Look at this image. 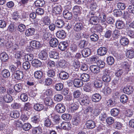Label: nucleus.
Returning a JSON list of instances; mask_svg holds the SVG:
<instances>
[{
	"label": "nucleus",
	"instance_id": "obj_1",
	"mask_svg": "<svg viewBox=\"0 0 134 134\" xmlns=\"http://www.w3.org/2000/svg\"><path fill=\"white\" fill-rule=\"evenodd\" d=\"M103 75L102 79L103 81L108 82L110 81L111 80V74L110 71L108 69H105L103 71Z\"/></svg>",
	"mask_w": 134,
	"mask_h": 134
},
{
	"label": "nucleus",
	"instance_id": "obj_2",
	"mask_svg": "<svg viewBox=\"0 0 134 134\" xmlns=\"http://www.w3.org/2000/svg\"><path fill=\"white\" fill-rule=\"evenodd\" d=\"M87 3L92 11H94L97 7L96 3L93 0H86Z\"/></svg>",
	"mask_w": 134,
	"mask_h": 134
},
{
	"label": "nucleus",
	"instance_id": "obj_3",
	"mask_svg": "<svg viewBox=\"0 0 134 134\" xmlns=\"http://www.w3.org/2000/svg\"><path fill=\"white\" fill-rule=\"evenodd\" d=\"M55 109L57 112L60 113H63L66 110L65 106L61 103L57 104L55 106Z\"/></svg>",
	"mask_w": 134,
	"mask_h": 134
},
{
	"label": "nucleus",
	"instance_id": "obj_4",
	"mask_svg": "<svg viewBox=\"0 0 134 134\" xmlns=\"http://www.w3.org/2000/svg\"><path fill=\"white\" fill-rule=\"evenodd\" d=\"M78 76L82 81L84 82H87L89 81L90 77L89 75L86 73L79 74Z\"/></svg>",
	"mask_w": 134,
	"mask_h": 134
},
{
	"label": "nucleus",
	"instance_id": "obj_5",
	"mask_svg": "<svg viewBox=\"0 0 134 134\" xmlns=\"http://www.w3.org/2000/svg\"><path fill=\"white\" fill-rule=\"evenodd\" d=\"M14 75L15 78L18 80H21L24 77L23 72L20 70L16 71Z\"/></svg>",
	"mask_w": 134,
	"mask_h": 134
},
{
	"label": "nucleus",
	"instance_id": "obj_6",
	"mask_svg": "<svg viewBox=\"0 0 134 134\" xmlns=\"http://www.w3.org/2000/svg\"><path fill=\"white\" fill-rule=\"evenodd\" d=\"M107 49L105 47H100L97 50V52L98 55L103 56L105 55L107 53Z\"/></svg>",
	"mask_w": 134,
	"mask_h": 134
},
{
	"label": "nucleus",
	"instance_id": "obj_7",
	"mask_svg": "<svg viewBox=\"0 0 134 134\" xmlns=\"http://www.w3.org/2000/svg\"><path fill=\"white\" fill-rule=\"evenodd\" d=\"M101 98L102 97L99 94L96 93L92 95L91 98L93 102L96 103L99 102Z\"/></svg>",
	"mask_w": 134,
	"mask_h": 134
},
{
	"label": "nucleus",
	"instance_id": "obj_8",
	"mask_svg": "<svg viewBox=\"0 0 134 134\" xmlns=\"http://www.w3.org/2000/svg\"><path fill=\"white\" fill-rule=\"evenodd\" d=\"M31 64L34 67L38 68L41 66L42 63L39 60L35 59L32 61Z\"/></svg>",
	"mask_w": 134,
	"mask_h": 134
},
{
	"label": "nucleus",
	"instance_id": "obj_9",
	"mask_svg": "<svg viewBox=\"0 0 134 134\" xmlns=\"http://www.w3.org/2000/svg\"><path fill=\"white\" fill-rule=\"evenodd\" d=\"M91 51L89 48H84L81 51L82 56L84 57H87L90 55Z\"/></svg>",
	"mask_w": 134,
	"mask_h": 134
},
{
	"label": "nucleus",
	"instance_id": "obj_10",
	"mask_svg": "<svg viewBox=\"0 0 134 134\" xmlns=\"http://www.w3.org/2000/svg\"><path fill=\"white\" fill-rule=\"evenodd\" d=\"M83 27L82 23L78 22L75 24L74 27V29L76 32H79L82 30Z\"/></svg>",
	"mask_w": 134,
	"mask_h": 134
},
{
	"label": "nucleus",
	"instance_id": "obj_11",
	"mask_svg": "<svg viewBox=\"0 0 134 134\" xmlns=\"http://www.w3.org/2000/svg\"><path fill=\"white\" fill-rule=\"evenodd\" d=\"M86 124L87 128L90 129H92L96 126V124L94 121L92 120L87 121Z\"/></svg>",
	"mask_w": 134,
	"mask_h": 134
},
{
	"label": "nucleus",
	"instance_id": "obj_12",
	"mask_svg": "<svg viewBox=\"0 0 134 134\" xmlns=\"http://www.w3.org/2000/svg\"><path fill=\"white\" fill-rule=\"evenodd\" d=\"M90 69L91 72L94 74H97L100 71L99 67L97 65H91L90 67Z\"/></svg>",
	"mask_w": 134,
	"mask_h": 134
},
{
	"label": "nucleus",
	"instance_id": "obj_13",
	"mask_svg": "<svg viewBox=\"0 0 134 134\" xmlns=\"http://www.w3.org/2000/svg\"><path fill=\"white\" fill-rule=\"evenodd\" d=\"M128 39L125 37L121 36L120 40V42L121 44L124 46H127L129 43Z\"/></svg>",
	"mask_w": 134,
	"mask_h": 134
},
{
	"label": "nucleus",
	"instance_id": "obj_14",
	"mask_svg": "<svg viewBox=\"0 0 134 134\" xmlns=\"http://www.w3.org/2000/svg\"><path fill=\"white\" fill-rule=\"evenodd\" d=\"M79 78L75 79L74 80L73 83L75 87H79L83 85V82Z\"/></svg>",
	"mask_w": 134,
	"mask_h": 134
},
{
	"label": "nucleus",
	"instance_id": "obj_15",
	"mask_svg": "<svg viewBox=\"0 0 134 134\" xmlns=\"http://www.w3.org/2000/svg\"><path fill=\"white\" fill-rule=\"evenodd\" d=\"M68 46V44L66 42H60L59 44L58 48L62 51L65 50Z\"/></svg>",
	"mask_w": 134,
	"mask_h": 134
},
{
	"label": "nucleus",
	"instance_id": "obj_16",
	"mask_svg": "<svg viewBox=\"0 0 134 134\" xmlns=\"http://www.w3.org/2000/svg\"><path fill=\"white\" fill-rule=\"evenodd\" d=\"M38 56L40 59L45 60L48 58V54L46 51H42L39 54Z\"/></svg>",
	"mask_w": 134,
	"mask_h": 134
},
{
	"label": "nucleus",
	"instance_id": "obj_17",
	"mask_svg": "<svg viewBox=\"0 0 134 134\" xmlns=\"http://www.w3.org/2000/svg\"><path fill=\"white\" fill-rule=\"evenodd\" d=\"M93 110L92 108L90 107H88L84 110L83 115L87 118H88Z\"/></svg>",
	"mask_w": 134,
	"mask_h": 134
},
{
	"label": "nucleus",
	"instance_id": "obj_18",
	"mask_svg": "<svg viewBox=\"0 0 134 134\" xmlns=\"http://www.w3.org/2000/svg\"><path fill=\"white\" fill-rule=\"evenodd\" d=\"M63 14L64 18L66 19H70L72 18V13L67 10H65L63 11Z\"/></svg>",
	"mask_w": 134,
	"mask_h": 134
},
{
	"label": "nucleus",
	"instance_id": "obj_19",
	"mask_svg": "<svg viewBox=\"0 0 134 134\" xmlns=\"http://www.w3.org/2000/svg\"><path fill=\"white\" fill-rule=\"evenodd\" d=\"M58 44V41L56 38H53L51 39L49 41L50 46L52 47L57 46Z\"/></svg>",
	"mask_w": 134,
	"mask_h": 134
},
{
	"label": "nucleus",
	"instance_id": "obj_20",
	"mask_svg": "<svg viewBox=\"0 0 134 134\" xmlns=\"http://www.w3.org/2000/svg\"><path fill=\"white\" fill-rule=\"evenodd\" d=\"M61 126L63 129L68 130L70 129L71 125L69 122H64L61 124Z\"/></svg>",
	"mask_w": 134,
	"mask_h": 134
},
{
	"label": "nucleus",
	"instance_id": "obj_21",
	"mask_svg": "<svg viewBox=\"0 0 134 134\" xmlns=\"http://www.w3.org/2000/svg\"><path fill=\"white\" fill-rule=\"evenodd\" d=\"M57 37L60 38H64L66 36V34L64 31L62 30L59 31L56 33Z\"/></svg>",
	"mask_w": 134,
	"mask_h": 134
},
{
	"label": "nucleus",
	"instance_id": "obj_22",
	"mask_svg": "<svg viewBox=\"0 0 134 134\" xmlns=\"http://www.w3.org/2000/svg\"><path fill=\"white\" fill-rule=\"evenodd\" d=\"M90 21L91 24L94 25H97L99 21L98 18L96 16H91L90 19Z\"/></svg>",
	"mask_w": 134,
	"mask_h": 134
},
{
	"label": "nucleus",
	"instance_id": "obj_23",
	"mask_svg": "<svg viewBox=\"0 0 134 134\" xmlns=\"http://www.w3.org/2000/svg\"><path fill=\"white\" fill-rule=\"evenodd\" d=\"M115 25L118 29H121L124 28L125 24L123 21L118 20L116 22Z\"/></svg>",
	"mask_w": 134,
	"mask_h": 134
},
{
	"label": "nucleus",
	"instance_id": "obj_24",
	"mask_svg": "<svg viewBox=\"0 0 134 134\" xmlns=\"http://www.w3.org/2000/svg\"><path fill=\"white\" fill-rule=\"evenodd\" d=\"M3 100L6 103H9L12 102L13 99L12 96L9 94H6L4 96Z\"/></svg>",
	"mask_w": 134,
	"mask_h": 134
},
{
	"label": "nucleus",
	"instance_id": "obj_25",
	"mask_svg": "<svg viewBox=\"0 0 134 134\" xmlns=\"http://www.w3.org/2000/svg\"><path fill=\"white\" fill-rule=\"evenodd\" d=\"M73 68L75 69L76 70H77L80 66V62L77 60L75 59L72 60Z\"/></svg>",
	"mask_w": 134,
	"mask_h": 134
},
{
	"label": "nucleus",
	"instance_id": "obj_26",
	"mask_svg": "<svg viewBox=\"0 0 134 134\" xmlns=\"http://www.w3.org/2000/svg\"><path fill=\"white\" fill-rule=\"evenodd\" d=\"M42 132V130L39 126L35 127L32 130V134H41Z\"/></svg>",
	"mask_w": 134,
	"mask_h": 134
},
{
	"label": "nucleus",
	"instance_id": "obj_27",
	"mask_svg": "<svg viewBox=\"0 0 134 134\" xmlns=\"http://www.w3.org/2000/svg\"><path fill=\"white\" fill-rule=\"evenodd\" d=\"M30 44L32 47L35 49L40 48L41 46V44L40 42L36 41H32L31 43Z\"/></svg>",
	"mask_w": 134,
	"mask_h": 134
},
{
	"label": "nucleus",
	"instance_id": "obj_28",
	"mask_svg": "<svg viewBox=\"0 0 134 134\" xmlns=\"http://www.w3.org/2000/svg\"><path fill=\"white\" fill-rule=\"evenodd\" d=\"M93 84L95 87L99 88L102 87V82L101 80L99 79H97L94 81Z\"/></svg>",
	"mask_w": 134,
	"mask_h": 134
},
{
	"label": "nucleus",
	"instance_id": "obj_29",
	"mask_svg": "<svg viewBox=\"0 0 134 134\" xmlns=\"http://www.w3.org/2000/svg\"><path fill=\"white\" fill-rule=\"evenodd\" d=\"M80 117L77 116H74L72 119V124L74 125H77L80 122Z\"/></svg>",
	"mask_w": 134,
	"mask_h": 134
},
{
	"label": "nucleus",
	"instance_id": "obj_30",
	"mask_svg": "<svg viewBox=\"0 0 134 134\" xmlns=\"http://www.w3.org/2000/svg\"><path fill=\"white\" fill-rule=\"evenodd\" d=\"M44 103L47 106H52L54 104L52 99L50 98H46L44 100Z\"/></svg>",
	"mask_w": 134,
	"mask_h": 134
},
{
	"label": "nucleus",
	"instance_id": "obj_31",
	"mask_svg": "<svg viewBox=\"0 0 134 134\" xmlns=\"http://www.w3.org/2000/svg\"><path fill=\"white\" fill-rule=\"evenodd\" d=\"M35 31L34 28H30L26 30L25 32V35L27 36H30L33 35Z\"/></svg>",
	"mask_w": 134,
	"mask_h": 134
},
{
	"label": "nucleus",
	"instance_id": "obj_32",
	"mask_svg": "<svg viewBox=\"0 0 134 134\" xmlns=\"http://www.w3.org/2000/svg\"><path fill=\"white\" fill-rule=\"evenodd\" d=\"M124 93L127 94L131 93L133 91V89L131 86L125 87L123 89Z\"/></svg>",
	"mask_w": 134,
	"mask_h": 134
},
{
	"label": "nucleus",
	"instance_id": "obj_33",
	"mask_svg": "<svg viewBox=\"0 0 134 134\" xmlns=\"http://www.w3.org/2000/svg\"><path fill=\"white\" fill-rule=\"evenodd\" d=\"M56 26L59 28L62 27L64 25V22L62 19H58L57 20L55 23Z\"/></svg>",
	"mask_w": 134,
	"mask_h": 134
},
{
	"label": "nucleus",
	"instance_id": "obj_34",
	"mask_svg": "<svg viewBox=\"0 0 134 134\" xmlns=\"http://www.w3.org/2000/svg\"><path fill=\"white\" fill-rule=\"evenodd\" d=\"M103 91L105 95H107L110 93L111 90L109 87L105 85L103 89Z\"/></svg>",
	"mask_w": 134,
	"mask_h": 134
},
{
	"label": "nucleus",
	"instance_id": "obj_35",
	"mask_svg": "<svg viewBox=\"0 0 134 134\" xmlns=\"http://www.w3.org/2000/svg\"><path fill=\"white\" fill-rule=\"evenodd\" d=\"M126 55L127 58H132L134 57V51L132 49L129 50L126 53Z\"/></svg>",
	"mask_w": 134,
	"mask_h": 134
},
{
	"label": "nucleus",
	"instance_id": "obj_36",
	"mask_svg": "<svg viewBox=\"0 0 134 134\" xmlns=\"http://www.w3.org/2000/svg\"><path fill=\"white\" fill-rule=\"evenodd\" d=\"M62 7L60 5H58L54 7L53 8V10L56 14H59L62 12Z\"/></svg>",
	"mask_w": 134,
	"mask_h": 134
},
{
	"label": "nucleus",
	"instance_id": "obj_37",
	"mask_svg": "<svg viewBox=\"0 0 134 134\" xmlns=\"http://www.w3.org/2000/svg\"><path fill=\"white\" fill-rule=\"evenodd\" d=\"M34 109L37 111H40L44 108L43 105L39 104H36L34 106Z\"/></svg>",
	"mask_w": 134,
	"mask_h": 134
},
{
	"label": "nucleus",
	"instance_id": "obj_38",
	"mask_svg": "<svg viewBox=\"0 0 134 134\" xmlns=\"http://www.w3.org/2000/svg\"><path fill=\"white\" fill-rule=\"evenodd\" d=\"M49 56L50 58L57 59L59 57L58 54L55 51H51L49 53Z\"/></svg>",
	"mask_w": 134,
	"mask_h": 134
},
{
	"label": "nucleus",
	"instance_id": "obj_39",
	"mask_svg": "<svg viewBox=\"0 0 134 134\" xmlns=\"http://www.w3.org/2000/svg\"><path fill=\"white\" fill-rule=\"evenodd\" d=\"M0 58L1 60L6 62L8 59V56L6 53H2L0 54Z\"/></svg>",
	"mask_w": 134,
	"mask_h": 134
},
{
	"label": "nucleus",
	"instance_id": "obj_40",
	"mask_svg": "<svg viewBox=\"0 0 134 134\" xmlns=\"http://www.w3.org/2000/svg\"><path fill=\"white\" fill-rule=\"evenodd\" d=\"M10 115L12 118H17L19 116L20 113L19 111L15 110L11 112Z\"/></svg>",
	"mask_w": 134,
	"mask_h": 134
},
{
	"label": "nucleus",
	"instance_id": "obj_41",
	"mask_svg": "<svg viewBox=\"0 0 134 134\" xmlns=\"http://www.w3.org/2000/svg\"><path fill=\"white\" fill-rule=\"evenodd\" d=\"M22 84L20 83L16 84L14 87V89L16 92H19L22 90Z\"/></svg>",
	"mask_w": 134,
	"mask_h": 134
},
{
	"label": "nucleus",
	"instance_id": "obj_42",
	"mask_svg": "<svg viewBox=\"0 0 134 134\" xmlns=\"http://www.w3.org/2000/svg\"><path fill=\"white\" fill-rule=\"evenodd\" d=\"M59 77L60 79L65 80L67 79L69 77L68 74L65 72H61L59 74Z\"/></svg>",
	"mask_w": 134,
	"mask_h": 134
},
{
	"label": "nucleus",
	"instance_id": "obj_43",
	"mask_svg": "<svg viewBox=\"0 0 134 134\" xmlns=\"http://www.w3.org/2000/svg\"><path fill=\"white\" fill-rule=\"evenodd\" d=\"M119 112V110L116 108H113L111 109L110 111L111 115L113 116H117Z\"/></svg>",
	"mask_w": 134,
	"mask_h": 134
},
{
	"label": "nucleus",
	"instance_id": "obj_44",
	"mask_svg": "<svg viewBox=\"0 0 134 134\" xmlns=\"http://www.w3.org/2000/svg\"><path fill=\"white\" fill-rule=\"evenodd\" d=\"M43 73L41 71H37L34 72V76L36 78L41 79L43 76Z\"/></svg>",
	"mask_w": 134,
	"mask_h": 134
},
{
	"label": "nucleus",
	"instance_id": "obj_45",
	"mask_svg": "<svg viewBox=\"0 0 134 134\" xmlns=\"http://www.w3.org/2000/svg\"><path fill=\"white\" fill-rule=\"evenodd\" d=\"M44 125L47 127H49L51 125L52 121L49 118H45L44 119Z\"/></svg>",
	"mask_w": 134,
	"mask_h": 134
},
{
	"label": "nucleus",
	"instance_id": "obj_46",
	"mask_svg": "<svg viewBox=\"0 0 134 134\" xmlns=\"http://www.w3.org/2000/svg\"><path fill=\"white\" fill-rule=\"evenodd\" d=\"M2 74L3 77L5 78L9 77L10 76V73L8 70L5 69L3 70L2 72Z\"/></svg>",
	"mask_w": 134,
	"mask_h": 134
},
{
	"label": "nucleus",
	"instance_id": "obj_47",
	"mask_svg": "<svg viewBox=\"0 0 134 134\" xmlns=\"http://www.w3.org/2000/svg\"><path fill=\"white\" fill-rule=\"evenodd\" d=\"M31 65L28 61H26L23 64V68L25 70H27L30 68Z\"/></svg>",
	"mask_w": 134,
	"mask_h": 134
},
{
	"label": "nucleus",
	"instance_id": "obj_48",
	"mask_svg": "<svg viewBox=\"0 0 134 134\" xmlns=\"http://www.w3.org/2000/svg\"><path fill=\"white\" fill-rule=\"evenodd\" d=\"M35 5L37 7H42L45 4L43 0H37L35 2Z\"/></svg>",
	"mask_w": 134,
	"mask_h": 134
},
{
	"label": "nucleus",
	"instance_id": "obj_49",
	"mask_svg": "<svg viewBox=\"0 0 134 134\" xmlns=\"http://www.w3.org/2000/svg\"><path fill=\"white\" fill-rule=\"evenodd\" d=\"M15 57L18 59H20L24 54L23 51L21 50L20 49V50L18 51L15 52Z\"/></svg>",
	"mask_w": 134,
	"mask_h": 134
},
{
	"label": "nucleus",
	"instance_id": "obj_50",
	"mask_svg": "<svg viewBox=\"0 0 134 134\" xmlns=\"http://www.w3.org/2000/svg\"><path fill=\"white\" fill-rule=\"evenodd\" d=\"M87 42L86 41H81L79 42V47L80 48H83L87 46Z\"/></svg>",
	"mask_w": 134,
	"mask_h": 134
},
{
	"label": "nucleus",
	"instance_id": "obj_51",
	"mask_svg": "<svg viewBox=\"0 0 134 134\" xmlns=\"http://www.w3.org/2000/svg\"><path fill=\"white\" fill-rule=\"evenodd\" d=\"M34 57L33 55L31 54H27L25 55L24 58L27 61H31Z\"/></svg>",
	"mask_w": 134,
	"mask_h": 134
},
{
	"label": "nucleus",
	"instance_id": "obj_52",
	"mask_svg": "<svg viewBox=\"0 0 134 134\" xmlns=\"http://www.w3.org/2000/svg\"><path fill=\"white\" fill-rule=\"evenodd\" d=\"M107 62L109 65H111L114 63V59L112 57L109 56L107 58Z\"/></svg>",
	"mask_w": 134,
	"mask_h": 134
},
{
	"label": "nucleus",
	"instance_id": "obj_53",
	"mask_svg": "<svg viewBox=\"0 0 134 134\" xmlns=\"http://www.w3.org/2000/svg\"><path fill=\"white\" fill-rule=\"evenodd\" d=\"M40 118L39 115H35L31 118V121L34 123H37L40 121Z\"/></svg>",
	"mask_w": 134,
	"mask_h": 134
},
{
	"label": "nucleus",
	"instance_id": "obj_54",
	"mask_svg": "<svg viewBox=\"0 0 134 134\" xmlns=\"http://www.w3.org/2000/svg\"><path fill=\"white\" fill-rule=\"evenodd\" d=\"M43 21L45 25L48 26L51 23L50 19L47 16L44 17Z\"/></svg>",
	"mask_w": 134,
	"mask_h": 134
},
{
	"label": "nucleus",
	"instance_id": "obj_55",
	"mask_svg": "<svg viewBox=\"0 0 134 134\" xmlns=\"http://www.w3.org/2000/svg\"><path fill=\"white\" fill-rule=\"evenodd\" d=\"M63 85L61 83L56 84L55 86V88L57 91H60L63 88Z\"/></svg>",
	"mask_w": 134,
	"mask_h": 134
},
{
	"label": "nucleus",
	"instance_id": "obj_56",
	"mask_svg": "<svg viewBox=\"0 0 134 134\" xmlns=\"http://www.w3.org/2000/svg\"><path fill=\"white\" fill-rule=\"evenodd\" d=\"M81 9V7L79 6L75 5L73 8L72 11L74 13H75V14L79 13H80Z\"/></svg>",
	"mask_w": 134,
	"mask_h": 134
},
{
	"label": "nucleus",
	"instance_id": "obj_57",
	"mask_svg": "<svg viewBox=\"0 0 134 134\" xmlns=\"http://www.w3.org/2000/svg\"><path fill=\"white\" fill-rule=\"evenodd\" d=\"M54 99L55 101L59 102L63 99V97L60 94H57L54 96Z\"/></svg>",
	"mask_w": 134,
	"mask_h": 134
},
{
	"label": "nucleus",
	"instance_id": "obj_58",
	"mask_svg": "<svg viewBox=\"0 0 134 134\" xmlns=\"http://www.w3.org/2000/svg\"><path fill=\"white\" fill-rule=\"evenodd\" d=\"M81 94L80 91L79 90L74 91L73 93V95L75 98H78L80 97Z\"/></svg>",
	"mask_w": 134,
	"mask_h": 134
},
{
	"label": "nucleus",
	"instance_id": "obj_59",
	"mask_svg": "<svg viewBox=\"0 0 134 134\" xmlns=\"http://www.w3.org/2000/svg\"><path fill=\"white\" fill-rule=\"evenodd\" d=\"M120 99L121 102L124 103L127 102L128 99V98L126 95L123 94L121 96Z\"/></svg>",
	"mask_w": 134,
	"mask_h": 134
},
{
	"label": "nucleus",
	"instance_id": "obj_60",
	"mask_svg": "<svg viewBox=\"0 0 134 134\" xmlns=\"http://www.w3.org/2000/svg\"><path fill=\"white\" fill-rule=\"evenodd\" d=\"M15 25L13 24H10L8 28V30L11 32H14L15 30Z\"/></svg>",
	"mask_w": 134,
	"mask_h": 134
},
{
	"label": "nucleus",
	"instance_id": "obj_61",
	"mask_svg": "<svg viewBox=\"0 0 134 134\" xmlns=\"http://www.w3.org/2000/svg\"><path fill=\"white\" fill-rule=\"evenodd\" d=\"M31 125L29 123H25L23 125L22 128L25 131L29 130L30 129L31 127Z\"/></svg>",
	"mask_w": 134,
	"mask_h": 134
},
{
	"label": "nucleus",
	"instance_id": "obj_62",
	"mask_svg": "<svg viewBox=\"0 0 134 134\" xmlns=\"http://www.w3.org/2000/svg\"><path fill=\"white\" fill-rule=\"evenodd\" d=\"M20 98L22 101L25 102L27 100L28 97L27 94L23 93L20 96Z\"/></svg>",
	"mask_w": 134,
	"mask_h": 134
},
{
	"label": "nucleus",
	"instance_id": "obj_63",
	"mask_svg": "<svg viewBox=\"0 0 134 134\" xmlns=\"http://www.w3.org/2000/svg\"><path fill=\"white\" fill-rule=\"evenodd\" d=\"M118 8L120 10H123L126 7L125 4L122 2H119L117 5Z\"/></svg>",
	"mask_w": 134,
	"mask_h": 134
},
{
	"label": "nucleus",
	"instance_id": "obj_64",
	"mask_svg": "<svg viewBox=\"0 0 134 134\" xmlns=\"http://www.w3.org/2000/svg\"><path fill=\"white\" fill-rule=\"evenodd\" d=\"M90 102L88 99L83 98L81 100L80 102V104L82 105H87Z\"/></svg>",
	"mask_w": 134,
	"mask_h": 134
}]
</instances>
